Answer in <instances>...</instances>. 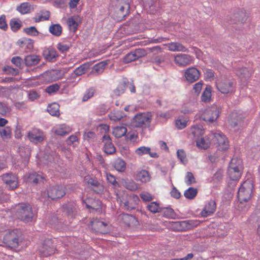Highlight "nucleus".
I'll use <instances>...</instances> for the list:
<instances>
[{
    "label": "nucleus",
    "instance_id": "nucleus-1",
    "mask_svg": "<svg viewBox=\"0 0 260 260\" xmlns=\"http://www.w3.org/2000/svg\"><path fill=\"white\" fill-rule=\"evenodd\" d=\"M22 234L19 229L7 232L4 236L3 242L8 247L16 248L22 241Z\"/></svg>",
    "mask_w": 260,
    "mask_h": 260
},
{
    "label": "nucleus",
    "instance_id": "nucleus-2",
    "mask_svg": "<svg viewBox=\"0 0 260 260\" xmlns=\"http://www.w3.org/2000/svg\"><path fill=\"white\" fill-rule=\"evenodd\" d=\"M15 215L18 219L26 223L31 222L34 216L31 206L25 203L19 204L16 206Z\"/></svg>",
    "mask_w": 260,
    "mask_h": 260
},
{
    "label": "nucleus",
    "instance_id": "nucleus-3",
    "mask_svg": "<svg viewBox=\"0 0 260 260\" xmlns=\"http://www.w3.org/2000/svg\"><path fill=\"white\" fill-rule=\"evenodd\" d=\"M254 186L250 180L245 181L240 186L238 191L237 197L240 203L247 202L251 197Z\"/></svg>",
    "mask_w": 260,
    "mask_h": 260
},
{
    "label": "nucleus",
    "instance_id": "nucleus-4",
    "mask_svg": "<svg viewBox=\"0 0 260 260\" xmlns=\"http://www.w3.org/2000/svg\"><path fill=\"white\" fill-rule=\"evenodd\" d=\"M151 114L150 113H139L133 118V125L137 127H148L151 120Z\"/></svg>",
    "mask_w": 260,
    "mask_h": 260
},
{
    "label": "nucleus",
    "instance_id": "nucleus-5",
    "mask_svg": "<svg viewBox=\"0 0 260 260\" xmlns=\"http://www.w3.org/2000/svg\"><path fill=\"white\" fill-rule=\"evenodd\" d=\"M139 202V199L138 196L126 195L121 200V205L125 210L130 211L136 208Z\"/></svg>",
    "mask_w": 260,
    "mask_h": 260
},
{
    "label": "nucleus",
    "instance_id": "nucleus-6",
    "mask_svg": "<svg viewBox=\"0 0 260 260\" xmlns=\"http://www.w3.org/2000/svg\"><path fill=\"white\" fill-rule=\"evenodd\" d=\"M214 141L216 142V147L220 151H225L229 147V141L221 132L214 134Z\"/></svg>",
    "mask_w": 260,
    "mask_h": 260
},
{
    "label": "nucleus",
    "instance_id": "nucleus-7",
    "mask_svg": "<svg viewBox=\"0 0 260 260\" xmlns=\"http://www.w3.org/2000/svg\"><path fill=\"white\" fill-rule=\"evenodd\" d=\"M27 136L30 142L35 144L42 142L45 139L44 132L37 128H32L28 131Z\"/></svg>",
    "mask_w": 260,
    "mask_h": 260
},
{
    "label": "nucleus",
    "instance_id": "nucleus-8",
    "mask_svg": "<svg viewBox=\"0 0 260 260\" xmlns=\"http://www.w3.org/2000/svg\"><path fill=\"white\" fill-rule=\"evenodd\" d=\"M65 194V187L63 185L51 186L47 189L48 197L52 200L59 199Z\"/></svg>",
    "mask_w": 260,
    "mask_h": 260
},
{
    "label": "nucleus",
    "instance_id": "nucleus-9",
    "mask_svg": "<svg viewBox=\"0 0 260 260\" xmlns=\"http://www.w3.org/2000/svg\"><path fill=\"white\" fill-rule=\"evenodd\" d=\"M218 90L223 94L232 93L234 91L235 84L232 80L223 79L217 84Z\"/></svg>",
    "mask_w": 260,
    "mask_h": 260
},
{
    "label": "nucleus",
    "instance_id": "nucleus-10",
    "mask_svg": "<svg viewBox=\"0 0 260 260\" xmlns=\"http://www.w3.org/2000/svg\"><path fill=\"white\" fill-rule=\"evenodd\" d=\"M55 248L52 240L51 239H46L39 248V252L44 256H50L55 252Z\"/></svg>",
    "mask_w": 260,
    "mask_h": 260
},
{
    "label": "nucleus",
    "instance_id": "nucleus-11",
    "mask_svg": "<svg viewBox=\"0 0 260 260\" xmlns=\"http://www.w3.org/2000/svg\"><path fill=\"white\" fill-rule=\"evenodd\" d=\"M92 229L97 234H104L108 232L107 224L97 219H93L90 221Z\"/></svg>",
    "mask_w": 260,
    "mask_h": 260
},
{
    "label": "nucleus",
    "instance_id": "nucleus-12",
    "mask_svg": "<svg viewBox=\"0 0 260 260\" xmlns=\"http://www.w3.org/2000/svg\"><path fill=\"white\" fill-rule=\"evenodd\" d=\"M3 182L11 189H14L18 186V178L11 173H6L2 176Z\"/></svg>",
    "mask_w": 260,
    "mask_h": 260
},
{
    "label": "nucleus",
    "instance_id": "nucleus-13",
    "mask_svg": "<svg viewBox=\"0 0 260 260\" xmlns=\"http://www.w3.org/2000/svg\"><path fill=\"white\" fill-rule=\"evenodd\" d=\"M219 115V111L216 108H212L211 109H207L203 116V119L204 121H208L209 123H213L218 117Z\"/></svg>",
    "mask_w": 260,
    "mask_h": 260
},
{
    "label": "nucleus",
    "instance_id": "nucleus-14",
    "mask_svg": "<svg viewBox=\"0 0 260 260\" xmlns=\"http://www.w3.org/2000/svg\"><path fill=\"white\" fill-rule=\"evenodd\" d=\"M85 180L87 184L96 193H102L104 190V186L96 179L87 176L85 177Z\"/></svg>",
    "mask_w": 260,
    "mask_h": 260
},
{
    "label": "nucleus",
    "instance_id": "nucleus-15",
    "mask_svg": "<svg viewBox=\"0 0 260 260\" xmlns=\"http://www.w3.org/2000/svg\"><path fill=\"white\" fill-rule=\"evenodd\" d=\"M89 63H85L82 64L79 67L77 68L71 74L70 78H68L69 82H75L76 77L85 74L89 69Z\"/></svg>",
    "mask_w": 260,
    "mask_h": 260
},
{
    "label": "nucleus",
    "instance_id": "nucleus-16",
    "mask_svg": "<svg viewBox=\"0 0 260 260\" xmlns=\"http://www.w3.org/2000/svg\"><path fill=\"white\" fill-rule=\"evenodd\" d=\"M184 76L188 82L192 83L199 79L200 73L197 68L191 67L189 68L185 71Z\"/></svg>",
    "mask_w": 260,
    "mask_h": 260
},
{
    "label": "nucleus",
    "instance_id": "nucleus-17",
    "mask_svg": "<svg viewBox=\"0 0 260 260\" xmlns=\"http://www.w3.org/2000/svg\"><path fill=\"white\" fill-rule=\"evenodd\" d=\"M192 57L188 54H179L175 56L174 61L179 66H186L192 61Z\"/></svg>",
    "mask_w": 260,
    "mask_h": 260
},
{
    "label": "nucleus",
    "instance_id": "nucleus-18",
    "mask_svg": "<svg viewBox=\"0 0 260 260\" xmlns=\"http://www.w3.org/2000/svg\"><path fill=\"white\" fill-rule=\"evenodd\" d=\"M42 54L45 59L50 62L56 61L58 57L56 50L52 47L45 48L43 51Z\"/></svg>",
    "mask_w": 260,
    "mask_h": 260
},
{
    "label": "nucleus",
    "instance_id": "nucleus-19",
    "mask_svg": "<svg viewBox=\"0 0 260 260\" xmlns=\"http://www.w3.org/2000/svg\"><path fill=\"white\" fill-rule=\"evenodd\" d=\"M103 142L104 143V149L105 153L108 154H112L116 151L115 147L112 143L110 137L104 135L103 137Z\"/></svg>",
    "mask_w": 260,
    "mask_h": 260
},
{
    "label": "nucleus",
    "instance_id": "nucleus-20",
    "mask_svg": "<svg viewBox=\"0 0 260 260\" xmlns=\"http://www.w3.org/2000/svg\"><path fill=\"white\" fill-rule=\"evenodd\" d=\"M121 221L128 226H135L138 224V221L135 216L128 214H122L119 216Z\"/></svg>",
    "mask_w": 260,
    "mask_h": 260
},
{
    "label": "nucleus",
    "instance_id": "nucleus-21",
    "mask_svg": "<svg viewBox=\"0 0 260 260\" xmlns=\"http://www.w3.org/2000/svg\"><path fill=\"white\" fill-rule=\"evenodd\" d=\"M216 204L214 201L210 200L205 206L204 209L201 212L202 217H207L212 214L215 211Z\"/></svg>",
    "mask_w": 260,
    "mask_h": 260
},
{
    "label": "nucleus",
    "instance_id": "nucleus-22",
    "mask_svg": "<svg viewBox=\"0 0 260 260\" xmlns=\"http://www.w3.org/2000/svg\"><path fill=\"white\" fill-rule=\"evenodd\" d=\"M229 122L232 127H237V128H236V130L239 129V127L242 126L243 125V121L242 116L234 113H232L230 115Z\"/></svg>",
    "mask_w": 260,
    "mask_h": 260
},
{
    "label": "nucleus",
    "instance_id": "nucleus-23",
    "mask_svg": "<svg viewBox=\"0 0 260 260\" xmlns=\"http://www.w3.org/2000/svg\"><path fill=\"white\" fill-rule=\"evenodd\" d=\"M247 18V16L246 12L244 10H239L233 15L231 22L233 23H243L246 21Z\"/></svg>",
    "mask_w": 260,
    "mask_h": 260
},
{
    "label": "nucleus",
    "instance_id": "nucleus-24",
    "mask_svg": "<svg viewBox=\"0 0 260 260\" xmlns=\"http://www.w3.org/2000/svg\"><path fill=\"white\" fill-rule=\"evenodd\" d=\"M41 60V56L36 54H29L25 56L24 62L26 66L31 67L38 64Z\"/></svg>",
    "mask_w": 260,
    "mask_h": 260
},
{
    "label": "nucleus",
    "instance_id": "nucleus-25",
    "mask_svg": "<svg viewBox=\"0 0 260 260\" xmlns=\"http://www.w3.org/2000/svg\"><path fill=\"white\" fill-rule=\"evenodd\" d=\"M128 83V80L126 78L124 79L122 82L118 84L117 87L113 90L112 93V97H117L123 94L127 87V84Z\"/></svg>",
    "mask_w": 260,
    "mask_h": 260
},
{
    "label": "nucleus",
    "instance_id": "nucleus-26",
    "mask_svg": "<svg viewBox=\"0 0 260 260\" xmlns=\"http://www.w3.org/2000/svg\"><path fill=\"white\" fill-rule=\"evenodd\" d=\"M169 51L173 52H188V49L186 48L183 44L178 42H173L168 43L166 45Z\"/></svg>",
    "mask_w": 260,
    "mask_h": 260
},
{
    "label": "nucleus",
    "instance_id": "nucleus-27",
    "mask_svg": "<svg viewBox=\"0 0 260 260\" xmlns=\"http://www.w3.org/2000/svg\"><path fill=\"white\" fill-rule=\"evenodd\" d=\"M175 223L177 226L182 228L180 230H182V229H190L197 226L199 224V221L194 220H188L176 222Z\"/></svg>",
    "mask_w": 260,
    "mask_h": 260
},
{
    "label": "nucleus",
    "instance_id": "nucleus-28",
    "mask_svg": "<svg viewBox=\"0 0 260 260\" xmlns=\"http://www.w3.org/2000/svg\"><path fill=\"white\" fill-rule=\"evenodd\" d=\"M71 132V128L66 124H61L56 125L54 127V133L59 136H63L69 134Z\"/></svg>",
    "mask_w": 260,
    "mask_h": 260
},
{
    "label": "nucleus",
    "instance_id": "nucleus-29",
    "mask_svg": "<svg viewBox=\"0 0 260 260\" xmlns=\"http://www.w3.org/2000/svg\"><path fill=\"white\" fill-rule=\"evenodd\" d=\"M135 153L139 156H142L144 154H149L151 157L156 158L158 157V155L156 153L151 152V149L149 147H140L136 149Z\"/></svg>",
    "mask_w": 260,
    "mask_h": 260
},
{
    "label": "nucleus",
    "instance_id": "nucleus-30",
    "mask_svg": "<svg viewBox=\"0 0 260 260\" xmlns=\"http://www.w3.org/2000/svg\"><path fill=\"white\" fill-rule=\"evenodd\" d=\"M50 16V13L49 11L42 10L35 16L34 19L35 22H39L48 20Z\"/></svg>",
    "mask_w": 260,
    "mask_h": 260
},
{
    "label": "nucleus",
    "instance_id": "nucleus-31",
    "mask_svg": "<svg viewBox=\"0 0 260 260\" xmlns=\"http://www.w3.org/2000/svg\"><path fill=\"white\" fill-rule=\"evenodd\" d=\"M136 179L142 182H147L150 181V177L148 171L142 170L137 173Z\"/></svg>",
    "mask_w": 260,
    "mask_h": 260
},
{
    "label": "nucleus",
    "instance_id": "nucleus-32",
    "mask_svg": "<svg viewBox=\"0 0 260 260\" xmlns=\"http://www.w3.org/2000/svg\"><path fill=\"white\" fill-rule=\"evenodd\" d=\"M242 173V171L238 170V169L235 168L234 169L233 168H228V176L232 180H239L241 176Z\"/></svg>",
    "mask_w": 260,
    "mask_h": 260
},
{
    "label": "nucleus",
    "instance_id": "nucleus-33",
    "mask_svg": "<svg viewBox=\"0 0 260 260\" xmlns=\"http://www.w3.org/2000/svg\"><path fill=\"white\" fill-rule=\"evenodd\" d=\"M229 168H233V169L235 168L238 169V170L243 171V167L242 160L237 157L233 158L230 162Z\"/></svg>",
    "mask_w": 260,
    "mask_h": 260
},
{
    "label": "nucleus",
    "instance_id": "nucleus-34",
    "mask_svg": "<svg viewBox=\"0 0 260 260\" xmlns=\"http://www.w3.org/2000/svg\"><path fill=\"white\" fill-rule=\"evenodd\" d=\"M236 74L242 80L248 78L251 75V73L246 68H239L236 70Z\"/></svg>",
    "mask_w": 260,
    "mask_h": 260
},
{
    "label": "nucleus",
    "instance_id": "nucleus-35",
    "mask_svg": "<svg viewBox=\"0 0 260 260\" xmlns=\"http://www.w3.org/2000/svg\"><path fill=\"white\" fill-rule=\"evenodd\" d=\"M11 30L13 32L17 31L22 26V21L17 18H12L9 23Z\"/></svg>",
    "mask_w": 260,
    "mask_h": 260
},
{
    "label": "nucleus",
    "instance_id": "nucleus-36",
    "mask_svg": "<svg viewBox=\"0 0 260 260\" xmlns=\"http://www.w3.org/2000/svg\"><path fill=\"white\" fill-rule=\"evenodd\" d=\"M47 111L52 116H59L60 115L59 105L56 103H52L48 105Z\"/></svg>",
    "mask_w": 260,
    "mask_h": 260
},
{
    "label": "nucleus",
    "instance_id": "nucleus-37",
    "mask_svg": "<svg viewBox=\"0 0 260 260\" xmlns=\"http://www.w3.org/2000/svg\"><path fill=\"white\" fill-rule=\"evenodd\" d=\"M49 31L52 35L59 37L62 33V27L59 24H51L49 27Z\"/></svg>",
    "mask_w": 260,
    "mask_h": 260
},
{
    "label": "nucleus",
    "instance_id": "nucleus-38",
    "mask_svg": "<svg viewBox=\"0 0 260 260\" xmlns=\"http://www.w3.org/2000/svg\"><path fill=\"white\" fill-rule=\"evenodd\" d=\"M127 129L123 126H117L113 128V134L116 138H121L126 135Z\"/></svg>",
    "mask_w": 260,
    "mask_h": 260
},
{
    "label": "nucleus",
    "instance_id": "nucleus-39",
    "mask_svg": "<svg viewBox=\"0 0 260 260\" xmlns=\"http://www.w3.org/2000/svg\"><path fill=\"white\" fill-rule=\"evenodd\" d=\"M211 98V87L207 86L201 95V101L205 103L210 102Z\"/></svg>",
    "mask_w": 260,
    "mask_h": 260
},
{
    "label": "nucleus",
    "instance_id": "nucleus-40",
    "mask_svg": "<svg viewBox=\"0 0 260 260\" xmlns=\"http://www.w3.org/2000/svg\"><path fill=\"white\" fill-rule=\"evenodd\" d=\"M16 10L21 14H25L30 12L31 7L28 3H23L17 6Z\"/></svg>",
    "mask_w": 260,
    "mask_h": 260
},
{
    "label": "nucleus",
    "instance_id": "nucleus-41",
    "mask_svg": "<svg viewBox=\"0 0 260 260\" xmlns=\"http://www.w3.org/2000/svg\"><path fill=\"white\" fill-rule=\"evenodd\" d=\"M164 217L168 218H175L176 214L172 208L167 207L161 208L160 212Z\"/></svg>",
    "mask_w": 260,
    "mask_h": 260
},
{
    "label": "nucleus",
    "instance_id": "nucleus-42",
    "mask_svg": "<svg viewBox=\"0 0 260 260\" xmlns=\"http://www.w3.org/2000/svg\"><path fill=\"white\" fill-rule=\"evenodd\" d=\"M113 167L118 172H123L126 169V163L121 158H117L113 164Z\"/></svg>",
    "mask_w": 260,
    "mask_h": 260
},
{
    "label": "nucleus",
    "instance_id": "nucleus-43",
    "mask_svg": "<svg viewBox=\"0 0 260 260\" xmlns=\"http://www.w3.org/2000/svg\"><path fill=\"white\" fill-rule=\"evenodd\" d=\"M198 193V189L193 187H189L184 192V197L188 199H194Z\"/></svg>",
    "mask_w": 260,
    "mask_h": 260
},
{
    "label": "nucleus",
    "instance_id": "nucleus-44",
    "mask_svg": "<svg viewBox=\"0 0 260 260\" xmlns=\"http://www.w3.org/2000/svg\"><path fill=\"white\" fill-rule=\"evenodd\" d=\"M44 178L39 174L36 173L30 174L28 177V180L30 182L37 184L40 182L43 181Z\"/></svg>",
    "mask_w": 260,
    "mask_h": 260
},
{
    "label": "nucleus",
    "instance_id": "nucleus-45",
    "mask_svg": "<svg viewBox=\"0 0 260 260\" xmlns=\"http://www.w3.org/2000/svg\"><path fill=\"white\" fill-rule=\"evenodd\" d=\"M161 207L156 202H152L147 206V209L153 213L160 212Z\"/></svg>",
    "mask_w": 260,
    "mask_h": 260
},
{
    "label": "nucleus",
    "instance_id": "nucleus-46",
    "mask_svg": "<svg viewBox=\"0 0 260 260\" xmlns=\"http://www.w3.org/2000/svg\"><path fill=\"white\" fill-rule=\"evenodd\" d=\"M64 212L69 216L73 217L77 212V207L75 204L66 205Z\"/></svg>",
    "mask_w": 260,
    "mask_h": 260
},
{
    "label": "nucleus",
    "instance_id": "nucleus-47",
    "mask_svg": "<svg viewBox=\"0 0 260 260\" xmlns=\"http://www.w3.org/2000/svg\"><path fill=\"white\" fill-rule=\"evenodd\" d=\"M105 67V64L103 62H99L95 64L92 68L91 72L95 75L103 73Z\"/></svg>",
    "mask_w": 260,
    "mask_h": 260
},
{
    "label": "nucleus",
    "instance_id": "nucleus-48",
    "mask_svg": "<svg viewBox=\"0 0 260 260\" xmlns=\"http://www.w3.org/2000/svg\"><path fill=\"white\" fill-rule=\"evenodd\" d=\"M17 44L21 47H23L24 45H26L28 48H30L33 46V41L30 39L23 38L21 40H19Z\"/></svg>",
    "mask_w": 260,
    "mask_h": 260
},
{
    "label": "nucleus",
    "instance_id": "nucleus-49",
    "mask_svg": "<svg viewBox=\"0 0 260 260\" xmlns=\"http://www.w3.org/2000/svg\"><path fill=\"white\" fill-rule=\"evenodd\" d=\"M6 74L17 76L19 74V70L17 69L12 68L9 66H6L2 69Z\"/></svg>",
    "mask_w": 260,
    "mask_h": 260
},
{
    "label": "nucleus",
    "instance_id": "nucleus-50",
    "mask_svg": "<svg viewBox=\"0 0 260 260\" xmlns=\"http://www.w3.org/2000/svg\"><path fill=\"white\" fill-rule=\"evenodd\" d=\"M11 62L19 69H22L24 63V59L20 56H14L11 58Z\"/></svg>",
    "mask_w": 260,
    "mask_h": 260
},
{
    "label": "nucleus",
    "instance_id": "nucleus-51",
    "mask_svg": "<svg viewBox=\"0 0 260 260\" xmlns=\"http://www.w3.org/2000/svg\"><path fill=\"white\" fill-rule=\"evenodd\" d=\"M124 186L126 189L132 191H135L138 188L137 184L133 180L125 181Z\"/></svg>",
    "mask_w": 260,
    "mask_h": 260
},
{
    "label": "nucleus",
    "instance_id": "nucleus-52",
    "mask_svg": "<svg viewBox=\"0 0 260 260\" xmlns=\"http://www.w3.org/2000/svg\"><path fill=\"white\" fill-rule=\"evenodd\" d=\"M0 135L3 139L10 138L11 136V131L10 127L6 126L0 129Z\"/></svg>",
    "mask_w": 260,
    "mask_h": 260
},
{
    "label": "nucleus",
    "instance_id": "nucleus-53",
    "mask_svg": "<svg viewBox=\"0 0 260 260\" xmlns=\"http://www.w3.org/2000/svg\"><path fill=\"white\" fill-rule=\"evenodd\" d=\"M67 22L71 30H72L74 32L77 30L78 29V23L74 17H70L68 18Z\"/></svg>",
    "mask_w": 260,
    "mask_h": 260
},
{
    "label": "nucleus",
    "instance_id": "nucleus-54",
    "mask_svg": "<svg viewBox=\"0 0 260 260\" xmlns=\"http://www.w3.org/2000/svg\"><path fill=\"white\" fill-rule=\"evenodd\" d=\"M109 117L111 120L117 121L121 120L123 116L120 111H117L111 112L109 114Z\"/></svg>",
    "mask_w": 260,
    "mask_h": 260
},
{
    "label": "nucleus",
    "instance_id": "nucleus-55",
    "mask_svg": "<svg viewBox=\"0 0 260 260\" xmlns=\"http://www.w3.org/2000/svg\"><path fill=\"white\" fill-rule=\"evenodd\" d=\"M95 91V90L93 87H91V88H90L87 89L82 98V101L83 102L87 101L88 100H89L91 97H92L94 95Z\"/></svg>",
    "mask_w": 260,
    "mask_h": 260
},
{
    "label": "nucleus",
    "instance_id": "nucleus-56",
    "mask_svg": "<svg viewBox=\"0 0 260 260\" xmlns=\"http://www.w3.org/2000/svg\"><path fill=\"white\" fill-rule=\"evenodd\" d=\"M185 181L187 185H191V184L196 183V179L191 172H187L186 173Z\"/></svg>",
    "mask_w": 260,
    "mask_h": 260
},
{
    "label": "nucleus",
    "instance_id": "nucleus-57",
    "mask_svg": "<svg viewBox=\"0 0 260 260\" xmlns=\"http://www.w3.org/2000/svg\"><path fill=\"white\" fill-rule=\"evenodd\" d=\"M23 32L31 36H37L39 35V31L35 26L24 28L23 29Z\"/></svg>",
    "mask_w": 260,
    "mask_h": 260
},
{
    "label": "nucleus",
    "instance_id": "nucleus-58",
    "mask_svg": "<svg viewBox=\"0 0 260 260\" xmlns=\"http://www.w3.org/2000/svg\"><path fill=\"white\" fill-rule=\"evenodd\" d=\"M210 145V142L208 140H206L204 138H201L197 141V146L204 149H207Z\"/></svg>",
    "mask_w": 260,
    "mask_h": 260
},
{
    "label": "nucleus",
    "instance_id": "nucleus-59",
    "mask_svg": "<svg viewBox=\"0 0 260 260\" xmlns=\"http://www.w3.org/2000/svg\"><path fill=\"white\" fill-rule=\"evenodd\" d=\"M59 88L60 86L57 83H55L47 86L45 91L49 94H51L57 91Z\"/></svg>",
    "mask_w": 260,
    "mask_h": 260
},
{
    "label": "nucleus",
    "instance_id": "nucleus-60",
    "mask_svg": "<svg viewBox=\"0 0 260 260\" xmlns=\"http://www.w3.org/2000/svg\"><path fill=\"white\" fill-rule=\"evenodd\" d=\"M177 157L184 164H185L187 159L186 157V154L184 151L183 149H179L177 151Z\"/></svg>",
    "mask_w": 260,
    "mask_h": 260
},
{
    "label": "nucleus",
    "instance_id": "nucleus-61",
    "mask_svg": "<svg viewBox=\"0 0 260 260\" xmlns=\"http://www.w3.org/2000/svg\"><path fill=\"white\" fill-rule=\"evenodd\" d=\"M137 58L135 56V53L134 51H132L127 53L123 58V61L125 63H129L133 61L137 60Z\"/></svg>",
    "mask_w": 260,
    "mask_h": 260
},
{
    "label": "nucleus",
    "instance_id": "nucleus-62",
    "mask_svg": "<svg viewBox=\"0 0 260 260\" xmlns=\"http://www.w3.org/2000/svg\"><path fill=\"white\" fill-rule=\"evenodd\" d=\"M137 59L145 56L147 54V50L143 48H139L134 51Z\"/></svg>",
    "mask_w": 260,
    "mask_h": 260
},
{
    "label": "nucleus",
    "instance_id": "nucleus-63",
    "mask_svg": "<svg viewBox=\"0 0 260 260\" xmlns=\"http://www.w3.org/2000/svg\"><path fill=\"white\" fill-rule=\"evenodd\" d=\"M0 28L3 30H6L8 28V25L6 21V16L4 14L0 16Z\"/></svg>",
    "mask_w": 260,
    "mask_h": 260
},
{
    "label": "nucleus",
    "instance_id": "nucleus-64",
    "mask_svg": "<svg viewBox=\"0 0 260 260\" xmlns=\"http://www.w3.org/2000/svg\"><path fill=\"white\" fill-rule=\"evenodd\" d=\"M9 112V108L7 104L0 102V115H5Z\"/></svg>",
    "mask_w": 260,
    "mask_h": 260
}]
</instances>
